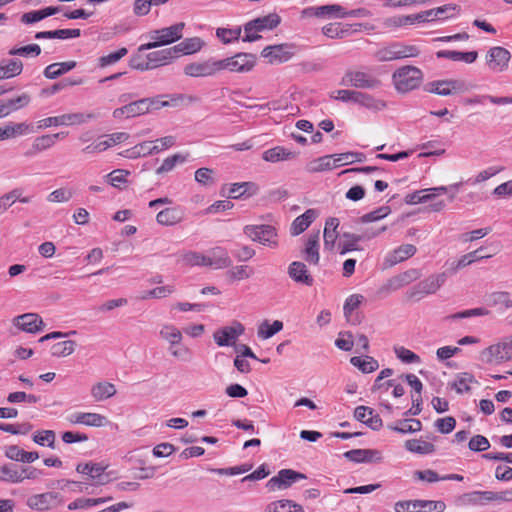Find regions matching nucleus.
<instances>
[{"label": "nucleus", "instance_id": "2", "mask_svg": "<svg viewBox=\"0 0 512 512\" xmlns=\"http://www.w3.org/2000/svg\"><path fill=\"white\" fill-rule=\"evenodd\" d=\"M395 89L400 93H407L418 88L423 81L422 71L411 65L398 68L392 75Z\"/></svg>", "mask_w": 512, "mask_h": 512}, {"label": "nucleus", "instance_id": "44", "mask_svg": "<svg viewBox=\"0 0 512 512\" xmlns=\"http://www.w3.org/2000/svg\"><path fill=\"white\" fill-rule=\"evenodd\" d=\"M350 363L357 367L362 373H371L378 369L379 363L372 356L364 357L354 356L350 359Z\"/></svg>", "mask_w": 512, "mask_h": 512}, {"label": "nucleus", "instance_id": "3", "mask_svg": "<svg viewBox=\"0 0 512 512\" xmlns=\"http://www.w3.org/2000/svg\"><path fill=\"white\" fill-rule=\"evenodd\" d=\"M255 63V55L251 53H237L232 57L218 60V67L219 72L228 70L230 72L246 73L253 69Z\"/></svg>", "mask_w": 512, "mask_h": 512}, {"label": "nucleus", "instance_id": "50", "mask_svg": "<svg viewBox=\"0 0 512 512\" xmlns=\"http://www.w3.org/2000/svg\"><path fill=\"white\" fill-rule=\"evenodd\" d=\"M160 337L169 344H179L182 342L183 336L181 331L171 324H165L160 329Z\"/></svg>", "mask_w": 512, "mask_h": 512}, {"label": "nucleus", "instance_id": "17", "mask_svg": "<svg viewBox=\"0 0 512 512\" xmlns=\"http://www.w3.org/2000/svg\"><path fill=\"white\" fill-rule=\"evenodd\" d=\"M287 273L289 277L297 284L304 286H312L314 278L309 272L305 263L301 261H293L289 264Z\"/></svg>", "mask_w": 512, "mask_h": 512}, {"label": "nucleus", "instance_id": "5", "mask_svg": "<svg viewBox=\"0 0 512 512\" xmlns=\"http://www.w3.org/2000/svg\"><path fill=\"white\" fill-rule=\"evenodd\" d=\"M95 118L92 113H69L60 116L47 117L39 121V128H48L52 126H71L81 125L88 120Z\"/></svg>", "mask_w": 512, "mask_h": 512}, {"label": "nucleus", "instance_id": "57", "mask_svg": "<svg viewBox=\"0 0 512 512\" xmlns=\"http://www.w3.org/2000/svg\"><path fill=\"white\" fill-rule=\"evenodd\" d=\"M194 178L196 182L205 187L213 186L216 182L214 170L207 167L197 169Z\"/></svg>", "mask_w": 512, "mask_h": 512}, {"label": "nucleus", "instance_id": "46", "mask_svg": "<svg viewBox=\"0 0 512 512\" xmlns=\"http://www.w3.org/2000/svg\"><path fill=\"white\" fill-rule=\"evenodd\" d=\"M214 269H224L232 266V260L228 252L222 247H215L211 250Z\"/></svg>", "mask_w": 512, "mask_h": 512}, {"label": "nucleus", "instance_id": "26", "mask_svg": "<svg viewBox=\"0 0 512 512\" xmlns=\"http://www.w3.org/2000/svg\"><path fill=\"white\" fill-rule=\"evenodd\" d=\"M420 277V272L417 269H410L403 273H400L392 278H390L387 282L388 288L393 291H396L411 282L417 280Z\"/></svg>", "mask_w": 512, "mask_h": 512}, {"label": "nucleus", "instance_id": "30", "mask_svg": "<svg viewBox=\"0 0 512 512\" xmlns=\"http://www.w3.org/2000/svg\"><path fill=\"white\" fill-rule=\"evenodd\" d=\"M339 219L335 217H330L326 220L324 227V246L328 250H332L335 246L336 240L339 236L337 228L339 227Z\"/></svg>", "mask_w": 512, "mask_h": 512}, {"label": "nucleus", "instance_id": "38", "mask_svg": "<svg viewBox=\"0 0 512 512\" xmlns=\"http://www.w3.org/2000/svg\"><path fill=\"white\" fill-rule=\"evenodd\" d=\"M362 240H365V236L348 232L343 233L342 240L338 244L339 253L345 255L348 252L358 250L357 243Z\"/></svg>", "mask_w": 512, "mask_h": 512}, {"label": "nucleus", "instance_id": "58", "mask_svg": "<svg viewBox=\"0 0 512 512\" xmlns=\"http://www.w3.org/2000/svg\"><path fill=\"white\" fill-rule=\"evenodd\" d=\"M29 126L25 123L7 125L0 128V141L14 138L26 132Z\"/></svg>", "mask_w": 512, "mask_h": 512}, {"label": "nucleus", "instance_id": "19", "mask_svg": "<svg viewBox=\"0 0 512 512\" xmlns=\"http://www.w3.org/2000/svg\"><path fill=\"white\" fill-rule=\"evenodd\" d=\"M291 47V45L286 43L267 46L262 50L261 55L264 58H267L270 63H283L288 61L292 57L293 53L289 51Z\"/></svg>", "mask_w": 512, "mask_h": 512}, {"label": "nucleus", "instance_id": "51", "mask_svg": "<svg viewBox=\"0 0 512 512\" xmlns=\"http://www.w3.org/2000/svg\"><path fill=\"white\" fill-rule=\"evenodd\" d=\"M168 1L169 0H135L133 12L137 16H144L150 12L152 7L161 6Z\"/></svg>", "mask_w": 512, "mask_h": 512}, {"label": "nucleus", "instance_id": "4", "mask_svg": "<svg viewBox=\"0 0 512 512\" xmlns=\"http://www.w3.org/2000/svg\"><path fill=\"white\" fill-rule=\"evenodd\" d=\"M244 234L254 242L270 247H277V231L271 225H246L243 229Z\"/></svg>", "mask_w": 512, "mask_h": 512}, {"label": "nucleus", "instance_id": "43", "mask_svg": "<svg viewBox=\"0 0 512 512\" xmlns=\"http://www.w3.org/2000/svg\"><path fill=\"white\" fill-rule=\"evenodd\" d=\"M265 512H305L304 508L296 502L282 499L271 503Z\"/></svg>", "mask_w": 512, "mask_h": 512}, {"label": "nucleus", "instance_id": "16", "mask_svg": "<svg viewBox=\"0 0 512 512\" xmlns=\"http://www.w3.org/2000/svg\"><path fill=\"white\" fill-rule=\"evenodd\" d=\"M71 424H81L88 427H104L109 421L106 416L93 412H76L68 417Z\"/></svg>", "mask_w": 512, "mask_h": 512}, {"label": "nucleus", "instance_id": "33", "mask_svg": "<svg viewBox=\"0 0 512 512\" xmlns=\"http://www.w3.org/2000/svg\"><path fill=\"white\" fill-rule=\"evenodd\" d=\"M437 58H447L452 61H463L467 64L474 63L478 58L477 51L460 52L451 50H440L436 53Z\"/></svg>", "mask_w": 512, "mask_h": 512}, {"label": "nucleus", "instance_id": "60", "mask_svg": "<svg viewBox=\"0 0 512 512\" xmlns=\"http://www.w3.org/2000/svg\"><path fill=\"white\" fill-rule=\"evenodd\" d=\"M76 342L73 340H65L54 344L51 347V353L55 357H67L74 353Z\"/></svg>", "mask_w": 512, "mask_h": 512}, {"label": "nucleus", "instance_id": "48", "mask_svg": "<svg viewBox=\"0 0 512 512\" xmlns=\"http://www.w3.org/2000/svg\"><path fill=\"white\" fill-rule=\"evenodd\" d=\"M488 304L494 307L512 308V298L508 291H495L488 295Z\"/></svg>", "mask_w": 512, "mask_h": 512}, {"label": "nucleus", "instance_id": "41", "mask_svg": "<svg viewBox=\"0 0 512 512\" xmlns=\"http://www.w3.org/2000/svg\"><path fill=\"white\" fill-rule=\"evenodd\" d=\"M406 450L419 455L431 454L435 451V446L427 441L421 439H410L404 443Z\"/></svg>", "mask_w": 512, "mask_h": 512}, {"label": "nucleus", "instance_id": "64", "mask_svg": "<svg viewBox=\"0 0 512 512\" xmlns=\"http://www.w3.org/2000/svg\"><path fill=\"white\" fill-rule=\"evenodd\" d=\"M445 509L446 504L443 501L419 499V512H443Z\"/></svg>", "mask_w": 512, "mask_h": 512}, {"label": "nucleus", "instance_id": "32", "mask_svg": "<svg viewBox=\"0 0 512 512\" xmlns=\"http://www.w3.org/2000/svg\"><path fill=\"white\" fill-rule=\"evenodd\" d=\"M5 456L11 460L23 463H32L39 458L38 452H26L17 445L6 447Z\"/></svg>", "mask_w": 512, "mask_h": 512}, {"label": "nucleus", "instance_id": "28", "mask_svg": "<svg viewBox=\"0 0 512 512\" xmlns=\"http://www.w3.org/2000/svg\"><path fill=\"white\" fill-rule=\"evenodd\" d=\"M22 71L23 63L19 59H3L0 61V80L16 77Z\"/></svg>", "mask_w": 512, "mask_h": 512}, {"label": "nucleus", "instance_id": "15", "mask_svg": "<svg viewBox=\"0 0 512 512\" xmlns=\"http://www.w3.org/2000/svg\"><path fill=\"white\" fill-rule=\"evenodd\" d=\"M13 323L20 330L35 334L43 330L44 323L42 318L36 313H26L13 319Z\"/></svg>", "mask_w": 512, "mask_h": 512}, {"label": "nucleus", "instance_id": "20", "mask_svg": "<svg viewBox=\"0 0 512 512\" xmlns=\"http://www.w3.org/2000/svg\"><path fill=\"white\" fill-rule=\"evenodd\" d=\"M184 219L185 212L179 206L165 208L156 215L157 223L162 226H174L183 222Z\"/></svg>", "mask_w": 512, "mask_h": 512}, {"label": "nucleus", "instance_id": "47", "mask_svg": "<svg viewBox=\"0 0 512 512\" xmlns=\"http://www.w3.org/2000/svg\"><path fill=\"white\" fill-rule=\"evenodd\" d=\"M112 496H105L100 498H77L68 505L69 510L85 509L92 506L100 505L112 501Z\"/></svg>", "mask_w": 512, "mask_h": 512}, {"label": "nucleus", "instance_id": "22", "mask_svg": "<svg viewBox=\"0 0 512 512\" xmlns=\"http://www.w3.org/2000/svg\"><path fill=\"white\" fill-rule=\"evenodd\" d=\"M30 96L23 93L19 96L0 100V118H4L11 113L26 107L30 103Z\"/></svg>", "mask_w": 512, "mask_h": 512}, {"label": "nucleus", "instance_id": "34", "mask_svg": "<svg viewBox=\"0 0 512 512\" xmlns=\"http://www.w3.org/2000/svg\"><path fill=\"white\" fill-rule=\"evenodd\" d=\"M147 58L149 60L152 69H155L159 66H163L169 64L173 59H176V56L173 53L172 47L158 50L147 54Z\"/></svg>", "mask_w": 512, "mask_h": 512}, {"label": "nucleus", "instance_id": "42", "mask_svg": "<svg viewBox=\"0 0 512 512\" xmlns=\"http://www.w3.org/2000/svg\"><path fill=\"white\" fill-rule=\"evenodd\" d=\"M363 299L364 297L360 294H352L346 299L344 303V316L347 321L351 322L353 325L359 324L361 322L358 317L352 318V312L359 307Z\"/></svg>", "mask_w": 512, "mask_h": 512}, {"label": "nucleus", "instance_id": "52", "mask_svg": "<svg viewBox=\"0 0 512 512\" xmlns=\"http://www.w3.org/2000/svg\"><path fill=\"white\" fill-rule=\"evenodd\" d=\"M160 147L158 144H154L153 141H144L140 144L135 145L131 150V157H144L154 153H158Z\"/></svg>", "mask_w": 512, "mask_h": 512}, {"label": "nucleus", "instance_id": "11", "mask_svg": "<svg viewBox=\"0 0 512 512\" xmlns=\"http://www.w3.org/2000/svg\"><path fill=\"white\" fill-rule=\"evenodd\" d=\"M429 86L430 88L428 91L430 93L440 96H449L454 93H462L468 90L464 81L455 79L436 80L429 83Z\"/></svg>", "mask_w": 512, "mask_h": 512}, {"label": "nucleus", "instance_id": "9", "mask_svg": "<svg viewBox=\"0 0 512 512\" xmlns=\"http://www.w3.org/2000/svg\"><path fill=\"white\" fill-rule=\"evenodd\" d=\"M488 68L493 72H503L508 68L511 53L504 47H491L485 56Z\"/></svg>", "mask_w": 512, "mask_h": 512}, {"label": "nucleus", "instance_id": "6", "mask_svg": "<svg viewBox=\"0 0 512 512\" xmlns=\"http://www.w3.org/2000/svg\"><path fill=\"white\" fill-rule=\"evenodd\" d=\"M342 84L357 89H376L381 86V81L370 73L357 70L346 72Z\"/></svg>", "mask_w": 512, "mask_h": 512}, {"label": "nucleus", "instance_id": "27", "mask_svg": "<svg viewBox=\"0 0 512 512\" xmlns=\"http://www.w3.org/2000/svg\"><path fill=\"white\" fill-rule=\"evenodd\" d=\"M315 209H308L302 215L298 216L291 224V234L293 236L303 233L317 217Z\"/></svg>", "mask_w": 512, "mask_h": 512}, {"label": "nucleus", "instance_id": "29", "mask_svg": "<svg viewBox=\"0 0 512 512\" xmlns=\"http://www.w3.org/2000/svg\"><path fill=\"white\" fill-rule=\"evenodd\" d=\"M296 156L297 153L287 150L282 146L273 147L262 153V159L271 163L294 159Z\"/></svg>", "mask_w": 512, "mask_h": 512}, {"label": "nucleus", "instance_id": "7", "mask_svg": "<svg viewBox=\"0 0 512 512\" xmlns=\"http://www.w3.org/2000/svg\"><path fill=\"white\" fill-rule=\"evenodd\" d=\"M480 361L486 364H500L512 360L505 340L492 344L483 349L479 355Z\"/></svg>", "mask_w": 512, "mask_h": 512}, {"label": "nucleus", "instance_id": "61", "mask_svg": "<svg viewBox=\"0 0 512 512\" xmlns=\"http://www.w3.org/2000/svg\"><path fill=\"white\" fill-rule=\"evenodd\" d=\"M47 493L35 494L27 499V506L33 510H46L52 507Z\"/></svg>", "mask_w": 512, "mask_h": 512}, {"label": "nucleus", "instance_id": "13", "mask_svg": "<svg viewBox=\"0 0 512 512\" xmlns=\"http://www.w3.org/2000/svg\"><path fill=\"white\" fill-rule=\"evenodd\" d=\"M189 77H209L219 72L218 60H206L203 62H192L187 64L183 70Z\"/></svg>", "mask_w": 512, "mask_h": 512}, {"label": "nucleus", "instance_id": "10", "mask_svg": "<svg viewBox=\"0 0 512 512\" xmlns=\"http://www.w3.org/2000/svg\"><path fill=\"white\" fill-rule=\"evenodd\" d=\"M245 331L244 326L240 322H233L230 326L218 329L213 334V339L220 347L234 346L238 337Z\"/></svg>", "mask_w": 512, "mask_h": 512}, {"label": "nucleus", "instance_id": "35", "mask_svg": "<svg viewBox=\"0 0 512 512\" xmlns=\"http://www.w3.org/2000/svg\"><path fill=\"white\" fill-rule=\"evenodd\" d=\"M336 168L334 156L333 155H325L310 161L306 165V171L309 173H319L323 171L332 170Z\"/></svg>", "mask_w": 512, "mask_h": 512}, {"label": "nucleus", "instance_id": "25", "mask_svg": "<svg viewBox=\"0 0 512 512\" xmlns=\"http://www.w3.org/2000/svg\"><path fill=\"white\" fill-rule=\"evenodd\" d=\"M117 390L113 383L100 381L92 385L91 396L96 402L105 401L116 394Z\"/></svg>", "mask_w": 512, "mask_h": 512}, {"label": "nucleus", "instance_id": "12", "mask_svg": "<svg viewBox=\"0 0 512 512\" xmlns=\"http://www.w3.org/2000/svg\"><path fill=\"white\" fill-rule=\"evenodd\" d=\"M307 476L301 472L292 470V469H282L278 472V474L274 477H272L267 482V488L269 490H274L275 488L278 489H287L289 488L294 482L306 479Z\"/></svg>", "mask_w": 512, "mask_h": 512}, {"label": "nucleus", "instance_id": "45", "mask_svg": "<svg viewBox=\"0 0 512 512\" xmlns=\"http://www.w3.org/2000/svg\"><path fill=\"white\" fill-rule=\"evenodd\" d=\"M355 103L360 104L361 106L373 111H379L386 107V103L384 101L376 99L372 95H369L367 93L359 91L357 93Z\"/></svg>", "mask_w": 512, "mask_h": 512}, {"label": "nucleus", "instance_id": "40", "mask_svg": "<svg viewBox=\"0 0 512 512\" xmlns=\"http://www.w3.org/2000/svg\"><path fill=\"white\" fill-rule=\"evenodd\" d=\"M81 35L80 29H58L53 31H42L35 35L36 39H68L77 38Z\"/></svg>", "mask_w": 512, "mask_h": 512}, {"label": "nucleus", "instance_id": "18", "mask_svg": "<svg viewBox=\"0 0 512 512\" xmlns=\"http://www.w3.org/2000/svg\"><path fill=\"white\" fill-rule=\"evenodd\" d=\"M344 457L356 463H379L383 460L382 453L376 449H353L345 452Z\"/></svg>", "mask_w": 512, "mask_h": 512}, {"label": "nucleus", "instance_id": "1", "mask_svg": "<svg viewBox=\"0 0 512 512\" xmlns=\"http://www.w3.org/2000/svg\"><path fill=\"white\" fill-rule=\"evenodd\" d=\"M185 27L184 22H179L169 27L153 30L149 33L153 42L142 44L139 47V51L150 50L160 46H166L177 42L183 36V29Z\"/></svg>", "mask_w": 512, "mask_h": 512}, {"label": "nucleus", "instance_id": "53", "mask_svg": "<svg viewBox=\"0 0 512 512\" xmlns=\"http://www.w3.org/2000/svg\"><path fill=\"white\" fill-rule=\"evenodd\" d=\"M254 274L253 268L248 265H238L227 271L226 275L230 281H241L250 278Z\"/></svg>", "mask_w": 512, "mask_h": 512}, {"label": "nucleus", "instance_id": "8", "mask_svg": "<svg viewBox=\"0 0 512 512\" xmlns=\"http://www.w3.org/2000/svg\"><path fill=\"white\" fill-rule=\"evenodd\" d=\"M446 278L445 272L429 276L415 286L409 293V298L419 300L423 295L435 293L445 283Z\"/></svg>", "mask_w": 512, "mask_h": 512}, {"label": "nucleus", "instance_id": "63", "mask_svg": "<svg viewBox=\"0 0 512 512\" xmlns=\"http://www.w3.org/2000/svg\"><path fill=\"white\" fill-rule=\"evenodd\" d=\"M242 29L241 27H236L234 29L229 28H217L216 36L224 43L228 44L233 41H236L241 36Z\"/></svg>", "mask_w": 512, "mask_h": 512}, {"label": "nucleus", "instance_id": "21", "mask_svg": "<svg viewBox=\"0 0 512 512\" xmlns=\"http://www.w3.org/2000/svg\"><path fill=\"white\" fill-rule=\"evenodd\" d=\"M281 23V17L277 13H270L247 22L244 30H255L258 32L272 30Z\"/></svg>", "mask_w": 512, "mask_h": 512}, {"label": "nucleus", "instance_id": "36", "mask_svg": "<svg viewBox=\"0 0 512 512\" xmlns=\"http://www.w3.org/2000/svg\"><path fill=\"white\" fill-rule=\"evenodd\" d=\"M257 192L258 186L253 182L233 183L229 189V197L239 199L245 195L253 196Z\"/></svg>", "mask_w": 512, "mask_h": 512}, {"label": "nucleus", "instance_id": "39", "mask_svg": "<svg viewBox=\"0 0 512 512\" xmlns=\"http://www.w3.org/2000/svg\"><path fill=\"white\" fill-rule=\"evenodd\" d=\"M399 48H401L400 42L391 43L377 50L375 52V58L380 62H388L401 59Z\"/></svg>", "mask_w": 512, "mask_h": 512}, {"label": "nucleus", "instance_id": "49", "mask_svg": "<svg viewBox=\"0 0 512 512\" xmlns=\"http://www.w3.org/2000/svg\"><path fill=\"white\" fill-rule=\"evenodd\" d=\"M335 166L340 167L342 165H350L355 162H364L366 160L365 154L361 152H344L339 154H333Z\"/></svg>", "mask_w": 512, "mask_h": 512}, {"label": "nucleus", "instance_id": "62", "mask_svg": "<svg viewBox=\"0 0 512 512\" xmlns=\"http://www.w3.org/2000/svg\"><path fill=\"white\" fill-rule=\"evenodd\" d=\"M55 439H56V434L53 430H41V431H37L34 433L33 435V441L40 445V446H45L47 445L48 447L50 448H54V444H55Z\"/></svg>", "mask_w": 512, "mask_h": 512}, {"label": "nucleus", "instance_id": "31", "mask_svg": "<svg viewBox=\"0 0 512 512\" xmlns=\"http://www.w3.org/2000/svg\"><path fill=\"white\" fill-rule=\"evenodd\" d=\"M416 251V247L412 244L401 245L386 257V263L388 266H393L412 257Z\"/></svg>", "mask_w": 512, "mask_h": 512}, {"label": "nucleus", "instance_id": "56", "mask_svg": "<svg viewBox=\"0 0 512 512\" xmlns=\"http://www.w3.org/2000/svg\"><path fill=\"white\" fill-rule=\"evenodd\" d=\"M52 146H54V143H53V138L50 137V135L39 136V137L35 138V140L33 141L32 148L30 150H28L27 152H25V156H28V157L33 156L37 152L47 150V149L51 148Z\"/></svg>", "mask_w": 512, "mask_h": 512}, {"label": "nucleus", "instance_id": "59", "mask_svg": "<svg viewBox=\"0 0 512 512\" xmlns=\"http://www.w3.org/2000/svg\"><path fill=\"white\" fill-rule=\"evenodd\" d=\"M282 329L283 323L279 320H275L272 324H269L268 321H264L258 328V337L268 339L280 332Z\"/></svg>", "mask_w": 512, "mask_h": 512}, {"label": "nucleus", "instance_id": "55", "mask_svg": "<svg viewBox=\"0 0 512 512\" xmlns=\"http://www.w3.org/2000/svg\"><path fill=\"white\" fill-rule=\"evenodd\" d=\"M19 470L14 464H5L0 467V481L10 483H21L22 478Z\"/></svg>", "mask_w": 512, "mask_h": 512}, {"label": "nucleus", "instance_id": "14", "mask_svg": "<svg viewBox=\"0 0 512 512\" xmlns=\"http://www.w3.org/2000/svg\"><path fill=\"white\" fill-rule=\"evenodd\" d=\"M106 466L101 463H80L76 466V471L83 475H87L92 480L91 485H105L110 480L107 475L104 474Z\"/></svg>", "mask_w": 512, "mask_h": 512}, {"label": "nucleus", "instance_id": "37", "mask_svg": "<svg viewBox=\"0 0 512 512\" xmlns=\"http://www.w3.org/2000/svg\"><path fill=\"white\" fill-rule=\"evenodd\" d=\"M76 67L75 61H66L48 65L43 74L47 79H56Z\"/></svg>", "mask_w": 512, "mask_h": 512}, {"label": "nucleus", "instance_id": "23", "mask_svg": "<svg viewBox=\"0 0 512 512\" xmlns=\"http://www.w3.org/2000/svg\"><path fill=\"white\" fill-rule=\"evenodd\" d=\"M204 46V41L199 37L186 38L172 47L173 53L178 58L180 55L197 53Z\"/></svg>", "mask_w": 512, "mask_h": 512}, {"label": "nucleus", "instance_id": "24", "mask_svg": "<svg viewBox=\"0 0 512 512\" xmlns=\"http://www.w3.org/2000/svg\"><path fill=\"white\" fill-rule=\"evenodd\" d=\"M303 258L306 262L313 265H318L320 261L319 254V231L309 235L303 250Z\"/></svg>", "mask_w": 512, "mask_h": 512}, {"label": "nucleus", "instance_id": "54", "mask_svg": "<svg viewBox=\"0 0 512 512\" xmlns=\"http://www.w3.org/2000/svg\"><path fill=\"white\" fill-rule=\"evenodd\" d=\"M186 160H187V155H182L179 153L169 156L166 159H164L161 166H159L156 169V174L160 175V174L170 172L174 169V167L177 164H182V163L186 162Z\"/></svg>", "mask_w": 512, "mask_h": 512}]
</instances>
